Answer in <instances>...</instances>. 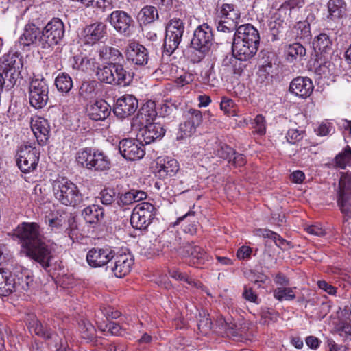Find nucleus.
<instances>
[{
  "label": "nucleus",
  "instance_id": "1",
  "mask_svg": "<svg viewBox=\"0 0 351 351\" xmlns=\"http://www.w3.org/2000/svg\"><path fill=\"white\" fill-rule=\"evenodd\" d=\"M13 237L21 246V254L39 263L46 271L54 259V247L47 242L40 225L22 222L13 230Z\"/></svg>",
  "mask_w": 351,
  "mask_h": 351
},
{
  "label": "nucleus",
  "instance_id": "2",
  "mask_svg": "<svg viewBox=\"0 0 351 351\" xmlns=\"http://www.w3.org/2000/svg\"><path fill=\"white\" fill-rule=\"evenodd\" d=\"M55 199L61 204L75 207L82 202V195L77 186L66 177H58L52 182Z\"/></svg>",
  "mask_w": 351,
  "mask_h": 351
},
{
  "label": "nucleus",
  "instance_id": "3",
  "mask_svg": "<svg viewBox=\"0 0 351 351\" xmlns=\"http://www.w3.org/2000/svg\"><path fill=\"white\" fill-rule=\"evenodd\" d=\"M1 69L8 81V87H12L21 75L23 61L20 53L9 51L0 59Z\"/></svg>",
  "mask_w": 351,
  "mask_h": 351
},
{
  "label": "nucleus",
  "instance_id": "4",
  "mask_svg": "<svg viewBox=\"0 0 351 351\" xmlns=\"http://www.w3.org/2000/svg\"><path fill=\"white\" fill-rule=\"evenodd\" d=\"M40 156V151L32 145H22L16 154V165L25 173L36 169Z\"/></svg>",
  "mask_w": 351,
  "mask_h": 351
},
{
  "label": "nucleus",
  "instance_id": "5",
  "mask_svg": "<svg viewBox=\"0 0 351 351\" xmlns=\"http://www.w3.org/2000/svg\"><path fill=\"white\" fill-rule=\"evenodd\" d=\"M49 86L44 78H33L29 86V101L35 109H41L46 106L49 99Z\"/></svg>",
  "mask_w": 351,
  "mask_h": 351
},
{
  "label": "nucleus",
  "instance_id": "6",
  "mask_svg": "<svg viewBox=\"0 0 351 351\" xmlns=\"http://www.w3.org/2000/svg\"><path fill=\"white\" fill-rule=\"evenodd\" d=\"M156 208L149 202L137 204L132 213L130 223L134 228L145 230L155 217Z\"/></svg>",
  "mask_w": 351,
  "mask_h": 351
},
{
  "label": "nucleus",
  "instance_id": "7",
  "mask_svg": "<svg viewBox=\"0 0 351 351\" xmlns=\"http://www.w3.org/2000/svg\"><path fill=\"white\" fill-rule=\"evenodd\" d=\"M337 203L341 213L351 212V172H341L337 189Z\"/></svg>",
  "mask_w": 351,
  "mask_h": 351
},
{
  "label": "nucleus",
  "instance_id": "8",
  "mask_svg": "<svg viewBox=\"0 0 351 351\" xmlns=\"http://www.w3.org/2000/svg\"><path fill=\"white\" fill-rule=\"evenodd\" d=\"M134 264V258L130 253H115L113 250V257L110 258L106 271L111 272L117 278H123L128 275Z\"/></svg>",
  "mask_w": 351,
  "mask_h": 351
},
{
  "label": "nucleus",
  "instance_id": "9",
  "mask_svg": "<svg viewBox=\"0 0 351 351\" xmlns=\"http://www.w3.org/2000/svg\"><path fill=\"white\" fill-rule=\"evenodd\" d=\"M184 29L183 23H167L166 25L163 53L167 56H171L178 49Z\"/></svg>",
  "mask_w": 351,
  "mask_h": 351
},
{
  "label": "nucleus",
  "instance_id": "10",
  "mask_svg": "<svg viewBox=\"0 0 351 351\" xmlns=\"http://www.w3.org/2000/svg\"><path fill=\"white\" fill-rule=\"evenodd\" d=\"M203 116L200 110L190 108L184 113V121L180 124L179 133L180 136L178 138H184L189 137L196 132L202 123Z\"/></svg>",
  "mask_w": 351,
  "mask_h": 351
},
{
  "label": "nucleus",
  "instance_id": "11",
  "mask_svg": "<svg viewBox=\"0 0 351 351\" xmlns=\"http://www.w3.org/2000/svg\"><path fill=\"white\" fill-rule=\"evenodd\" d=\"M124 54L129 62L137 66L145 65L148 62L147 49L143 45L134 40L128 41L124 50Z\"/></svg>",
  "mask_w": 351,
  "mask_h": 351
},
{
  "label": "nucleus",
  "instance_id": "12",
  "mask_svg": "<svg viewBox=\"0 0 351 351\" xmlns=\"http://www.w3.org/2000/svg\"><path fill=\"white\" fill-rule=\"evenodd\" d=\"M64 34V23H47L42 30L40 45L43 48L57 45Z\"/></svg>",
  "mask_w": 351,
  "mask_h": 351
},
{
  "label": "nucleus",
  "instance_id": "13",
  "mask_svg": "<svg viewBox=\"0 0 351 351\" xmlns=\"http://www.w3.org/2000/svg\"><path fill=\"white\" fill-rule=\"evenodd\" d=\"M119 150L121 156L128 160H136L145 155L144 145L138 140L123 139L119 142Z\"/></svg>",
  "mask_w": 351,
  "mask_h": 351
},
{
  "label": "nucleus",
  "instance_id": "14",
  "mask_svg": "<svg viewBox=\"0 0 351 351\" xmlns=\"http://www.w3.org/2000/svg\"><path fill=\"white\" fill-rule=\"evenodd\" d=\"M113 257V250L108 247H93L86 254V261L91 267L97 268L108 265Z\"/></svg>",
  "mask_w": 351,
  "mask_h": 351
},
{
  "label": "nucleus",
  "instance_id": "15",
  "mask_svg": "<svg viewBox=\"0 0 351 351\" xmlns=\"http://www.w3.org/2000/svg\"><path fill=\"white\" fill-rule=\"evenodd\" d=\"M138 100L129 94H125L117 99L113 112L120 119H125L134 114L138 108Z\"/></svg>",
  "mask_w": 351,
  "mask_h": 351
},
{
  "label": "nucleus",
  "instance_id": "16",
  "mask_svg": "<svg viewBox=\"0 0 351 351\" xmlns=\"http://www.w3.org/2000/svg\"><path fill=\"white\" fill-rule=\"evenodd\" d=\"M184 256L187 258L189 265L201 267L208 261V255L200 246L187 243L183 247L182 252Z\"/></svg>",
  "mask_w": 351,
  "mask_h": 351
},
{
  "label": "nucleus",
  "instance_id": "17",
  "mask_svg": "<svg viewBox=\"0 0 351 351\" xmlns=\"http://www.w3.org/2000/svg\"><path fill=\"white\" fill-rule=\"evenodd\" d=\"M12 284H14V291L29 290L34 285L32 271L23 267H16L12 274Z\"/></svg>",
  "mask_w": 351,
  "mask_h": 351
},
{
  "label": "nucleus",
  "instance_id": "18",
  "mask_svg": "<svg viewBox=\"0 0 351 351\" xmlns=\"http://www.w3.org/2000/svg\"><path fill=\"white\" fill-rule=\"evenodd\" d=\"M179 170V165L176 159L169 157H159L156 160V175L160 179L174 176Z\"/></svg>",
  "mask_w": 351,
  "mask_h": 351
},
{
  "label": "nucleus",
  "instance_id": "19",
  "mask_svg": "<svg viewBox=\"0 0 351 351\" xmlns=\"http://www.w3.org/2000/svg\"><path fill=\"white\" fill-rule=\"evenodd\" d=\"M314 88L312 80L307 77H297L289 84L290 93L301 97L306 98L311 95Z\"/></svg>",
  "mask_w": 351,
  "mask_h": 351
},
{
  "label": "nucleus",
  "instance_id": "20",
  "mask_svg": "<svg viewBox=\"0 0 351 351\" xmlns=\"http://www.w3.org/2000/svg\"><path fill=\"white\" fill-rule=\"evenodd\" d=\"M138 136H141L145 144H149L160 139L165 134L166 130L160 123H150L142 125Z\"/></svg>",
  "mask_w": 351,
  "mask_h": 351
},
{
  "label": "nucleus",
  "instance_id": "21",
  "mask_svg": "<svg viewBox=\"0 0 351 351\" xmlns=\"http://www.w3.org/2000/svg\"><path fill=\"white\" fill-rule=\"evenodd\" d=\"M258 47L250 44L240 38H234L232 54L241 60H250L258 51Z\"/></svg>",
  "mask_w": 351,
  "mask_h": 351
},
{
  "label": "nucleus",
  "instance_id": "22",
  "mask_svg": "<svg viewBox=\"0 0 351 351\" xmlns=\"http://www.w3.org/2000/svg\"><path fill=\"white\" fill-rule=\"evenodd\" d=\"M31 129L40 145H46L50 133V127L48 121L43 117H36L32 119Z\"/></svg>",
  "mask_w": 351,
  "mask_h": 351
},
{
  "label": "nucleus",
  "instance_id": "23",
  "mask_svg": "<svg viewBox=\"0 0 351 351\" xmlns=\"http://www.w3.org/2000/svg\"><path fill=\"white\" fill-rule=\"evenodd\" d=\"M234 37L258 47L260 36L258 31L251 24L245 23L237 28Z\"/></svg>",
  "mask_w": 351,
  "mask_h": 351
},
{
  "label": "nucleus",
  "instance_id": "24",
  "mask_svg": "<svg viewBox=\"0 0 351 351\" xmlns=\"http://www.w3.org/2000/svg\"><path fill=\"white\" fill-rule=\"evenodd\" d=\"M213 36L212 27L208 23H202L195 30L191 43L196 46L202 45L210 49Z\"/></svg>",
  "mask_w": 351,
  "mask_h": 351
},
{
  "label": "nucleus",
  "instance_id": "25",
  "mask_svg": "<svg viewBox=\"0 0 351 351\" xmlns=\"http://www.w3.org/2000/svg\"><path fill=\"white\" fill-rule=\"evenodd\" d=\"M27 322L29 331L34 332L38 337L45 339H53L54 336H56V334L53 332L51 328L43 326L34 314L27 315Z\"/></svg>",
  "mask_w": 351,
  "mask_h": 351
},
{
  "label": "nucleus",
  "instance_id": "26",
  "mask_svg": "<svg viewBox=\"0 0 351 351\" xmlns=\"http://www.w3.org/2000/svg\"><path fill=\"white\" fill-rule=\"evenodd\" d=\"M110 106L104 100L100 99L91 104L87 108L90 119L95 121H103L110 114Z\"/></svg>",
  "mask_w": 351,
  "mask_h": 351
},
{
  "label": "nucleus",
  "instance_id": "27",
  "mask_svg": "<svg viewBox=\"0 0 351 351\" xmlns=\"http://www.w3.org/2000/svg\"><path fill=\"white\" fill-rule=\"evenodd\" d=\"M147 198V193L141 190L131 189L127 192L118 193L117 204L119 207L125 208L126 206L133 204Z\"/></svg>",
  "mask_w": 351,
  "mask_h": 351
},
{
  "label": "nucleus",
  "instance_id": "28",
  "mask_svg": "<svg viewBox=\"0 0 351 351\" xmlns=\"http://www.w3.org/2000/svg\"><path fill=\"white\" fill-rule=\"evenodd\" d=\"M156 115V104L152 101H148L141 107L136 119L139 125H143L153 123Z\"/></svg>",
  "mask_w": 351,
  "mask_h": 351
},
{
  "label": "nucleus",
  "instance_id": "29",
  "mask_svg": "<svg viewBox=\"0 0 351 351\" xmlns=\"http://www.w3.org/2000/svg\"><path fill=\"white\" fill-rule=\"evenodd\" d=\"M41 34L42 31L36 25V23H27L24 32L20 38V42L24 46H29L37 41L40 43Z\"/></svg>",
  "mask_w": 351,
  "mask_h": 351
},
{
  "label": "nucleus",
  "instance_id": "30",
  "mask_svg": "<svg viewBox=\"0 0 351 351\" xmlns=\"http://www.w3.org/2000/svg\"><path fill=\"white\" fill-rule=\"evenodd\" d=\"M105 29L104 23H91L84 29V37L88 43H95L104 36Z\"/></svg>",
  "mask_w": 351,
  "mask_h": 351
},
{
  "label": "nucleus",
  "instance_id": "31",
  "mask_svg": "<svg viewBox=\"0 0 351 351\" xmlns=\"http://www.w3.org/2000/svg\"><path fill=\"white\" fill-rule=\"evenodd\" d=\"M82 215L87 223H97L103 219L104 210L99 205L92 204L83 210Z\"/></svg>",
  "mask_w": 351,
  "mask_h": 351
},
{
  "label": "nucleus",
  "instance_id": "32",
  "mask_svg": "<svg viewBox=\"0 0 351 351\" xmlns=\"http://www.w3.org/2000/svg\"><path fill=\"white\" fill-rule=\"evenodd\" d=\"M315 51L320 53L326 58L325 54H328L332 49V41L329 36L326 33H321L316 36L313 42Z\"/></svg>",
  "mask_w": 351,
  "mask_h": 351
},
{
  "label": "nucleus",
  "instance_id": "33",
  "mask_svg": "<svg viewBox=\"0 0 351 351\" xmlns=\"http://www.w3.org/2000/svg\"><path fill=\"white\" fill-rule=\"evenodd\" d=\"M12 274L8 269L0 267V295L7 296L14 292L12 284Z\"/></svg>",
  "mask_w": 351,
  "mask_h": 351
},
{
  "label": "nucleus",
  "instance_id": "34",
  "mask_svg": "<svg viewBox=\"0 0 351 351\" xmlns=\"http://www.w3.org/2000/svg\"><path fill=\"white\" fill-rule=\"evenodd\" d=\"M111 162L109 158L101 151H95V157L90 170L95 171H104L110 169Z\"/></svg>",
  "mask_w": 351,
  "mask_h": 351
},
{
  "label": "nucleus",
  "instance_id": "35",
  "mask_svg": "<svg viewBox=\"0 0 351 351\" xmlns=\"http://www.w3.org/2000/svg\"><path fill=\"white\" fill-rule=\"evenodd\" d=\"M95 151L90 147L80 149L76 154V161L82 167L90 170V165L93 162L95 157Z\"/></svg>",
  "mask_w": 351,
  "mask_h": 351
},
{
  "label": "nucleus",
  "instance_id": "36",
  "mask_svg": "<svg viewBox=\"0 0 351 351\" xmlns=\"http://www.w3.org/2000/svg\"><path fill=\"white\" fill-rule=\"evenodd\" d=\"M54 84L59 92L68 93L73 88V80L68 73L62 72L56 77Z\"/></svg>",
  "mask_w": 351,
  "mask_h": 351
},
{
  "label": "nucleus",
  "instance_id": "37",
  "mask_svg": "<svg viewBox=\"0 0 351 351\" xmlns=\"http://www.w3.org/2000/svg\"><path fill=\"white\" fill-rule=\"evenodd\" d=\"M209 48L199 45L196 46L191 43V46L187 51V56L193 63L200 62L209 51Z\"/></svg>",
  "mask_w": 351,
  "mask_h": 351
},
{
  "label": "nucleus",
  "instance_id": "38",
  "mask_svg": "<svg viewBox=\"0 0 351 351\" xmlns=\"http://www.w3.org/2000/svg\"><path fill=\"white\" fill-rule=\"evenodd\" d=\"M99 56L104 60H110L115 62L114 63H119L123 60L122 53L117 49L110 46H102L99 51Z\"/></svg>",
  "mask_w": 351,
  "mask_h": 351
},
{
  "label": "nucleus",
  "instance_id": "39",
  "mask_svg": "<svg viewBox=\"0 0 351 351\" xmlns=\"http://www.w3.org/2000/svg\"><path fill=\"white\" fill-rule=\"evenodd\" d=\"M285 51L287 60L289 62L297 59L301 60L306 55V49L298 43L289 45Z\"/></svg>",
  "mask_w": 351,
  "mask_h": 351
},
{
  "label": "nucleus",
  "instance_id": "40",
  "mask_svg": "<svg viewBox=\"0 0 351 351\" xmlns=\"http://www.w3.org/2000/svg\"><path fill=\"white\" fill-rule=\"evenodd\" d=\"M328 19L335 21L340 19L344 13V3L343 0H330L328 3Z\"/></svg>",
  "mask_w": 351,
  "mask_h": 351
},
{
  "label": "nucleus",
  "instance_id": "41",
  "mask_svg": "<svg viewBox=\"0 0 351 351\" xmlns=\"http://www.w3.org/2000/svg\"><path fill=\"white\" fill-rule=\"evenodd\" d=\"M97 85L98 83L94 80L83 82L79 89L80 96L86 100L94 98L97 95Z\"/></svg>",
  "mask_w": 351,
  "mask_h": 351
},
{
  "label": "nucleus",
  "instance_id": "42",
  "mask_svg": "<svg viewBox=\"0 0 351 351\" xmlns=\"http://www.w3.org/2000/svg\"><path fill=\"white\" fill-rule=\"evenodd\" d=\"M93 64L94 62L91 58L82 54H77L73 57L72 68L73 69L88 71L93 69Z\"/></svg>",
  "mask_w": 351,
  "mask_h": 351
},
{
  "label": "nucleus",
  "instance_id": "43",
  "mask_svg": "<svg viewBox=\"0 0 351 351\" xmlns=\"http://www.w3.org/2000/svg\"><path fill=\"white\" fill-rule=\"evenodd\" d=\"M112 73L115 75L114 84H128L130 81V74L124 69L123 66L119 63H112Z\"/></svg>",
  "mask_w": 351,
  "mask_h": 351
},
{
  "label": "nucleus",
  "instance_id": "44",
  "mask_svg": "<svg viewBox=\"0 0 351 351\" xmlns=\"http://www.w3.org/2000/svg\"><path fill=\"white\" fill-rule=\"evenodd\" d=\"M158 19L157 9L154 6L143 8L137 15L138 22H154Z\"/></svg>",
  "mask_w": 351,
  "mask_h": 351
},
{
  "label": "nucleus",
  "instance_id": "45",
  "mask_svg": "<svg viewBox=\"0 0 351 351\" xmlns=\"http://www.w3.org/2000/svg\"><path fill=\"white\" fill-rule=\"evenodd\" d=\"M112 63L98 69L96 73L98 80L107 84H114L115 75L112 73Z\"/></svg>",
  "mask_w": 351,
  "mask_h": 351
},
{
  "label": "nucleus",
  "instance_id": "46",
  "mask_svg": "<svg viewBox=\"0 0 351 351\" xmlns=\"http://www.w3.org/2000/svg\"><path fill=\"white\" fill-rule=\"evenodd\" d=\"M220 13L221 17L232 21V22L236 21L240 17L239 10L236 8L235 5L232 3L223 4Z\"/></svg>",
  "mask_w": 351,
  "mask_h": 351
},
{
  "label": "nucleus",
  "instance_id": "47",
  "mask_svg": "<svg viewBox=\"0 0 351 351\" xmlns=\"http://www.w3.org/2000/svg\"><path fill=\"white\" fill-rule=\"evenodd\" d=\"M197 327L199 332L204 335H208L212 330V322L209 315L205 311L199 313L197 319Z\"/></svg>",
  "mask_w": 351,
  "mask_h": 351
},
{
  "label": "nucleus",
  "instance_id": "48",
  "mask_svg": "<svg viewBox=\"0 0 351 351\" xmlns=\"http://www.w3.org/2000/svg\"><path fill=\"white\" fill-rule=\"evenodd\" d=\"M336 165L341 168L345 169L347 166L351 165V148L348 145L346 147L336 156Z\"/></svg>",
  "mask_w": 351,
  "mask_h": 351
},
{
  "label": "nucleus",
  "instance_id": "49",
  "mask_svg": "<svg viewBox=\"0 0 351 351\" xmlns=\"http://www.w3.org/2000/svg\"><path fill=\"white\" fill-rule=\"evenodd\" d=\"M41 8L40 6H30L25 9L20 20L27 22H34L40 19Z\"/></svg>",
  "mask_w": 351,
  "mask_h": 351
},
{
  "label": "nucleus",
  "instance_id": "50",
  "mask_svg": "<svg viewBox=\"0 0 351 351\" xmlns=\"http://www.w3.org/2000/svg\"><path fill=\"white\" fill-rule=\"evenodd\" d=\"M99 198L104 205L110 206L116 199L117 200L116 190L110 187L105 188L100 192Z\"/></svg>",
  "mask_w": 351,
  "mask_h": 351
},
{
  "label": "nucleus",
  "instance_id": "51",
  "mask_svg": "<svg viewBox=\"0 0 351 351\" xmlns=\"http://www.w3.org/2000/svg\"><path fill=\"white\" fill-rule=\"evenodd\" d=\"M80 331L82 337L88 341H92L96 336V330L88 321H83L80 324Z\"/></svg>",
  "mask_w": 351,
  "mask_h": 351
},
{
  "label": "nucleus",
  "instance_id": "52",
  "mask_svg": "<svg viewBox=\"0 0 351 351\" xmlns=\"http://www.w3.org/2000/svg\"><path fill=\"white\" fill-rule=\"evenodd\" d=\"M274 297L279 300H293L295 298L293 289L291 287H279L274 291Z\"/></svg>",
  "mask_w": 351,
  "mask_h": 351
},
{
  "label": "nucleus",
  "instance_id": "53",
  "mask_svg": "<svg viewBox=\"0 0 351 351\" xmlns=\"http://www.w3.org/2000/svg\"><path fill=\"white\" fill-rule=\"evenodd\" d=\"M234 153V150L226 144H219L215 150V154L217 156L228 160L229 163L231 162Z\"/></svg>",
  "mask_w": 351,
  "mask_h": 351
},
{
  "label": "nucleus",
  "instance_id": "54",
  "mask_svg": "<svg viewBox=\"0 0 351 351\" xmlns=\"http://www.w3.org/2000/svg\"><path fill=\"white\" fill-rule=\"evenodd\" d=\"M292 32L300 39L308 38L311 36L310 23H296Z\"/></svg>",
  "mask_w": 351,
  "mask_h": 351
},
{
  "label": "nucleus",
  "instance_id": "55",
  "mask_svg": "<svg viewBox=\"0 0 351 351\" xmlns=\"http://www.w3.org/2000/svg\"><path fill=\"white\" fill-rule=\"evenodd\" d=\"M162 247L172 251L177 250L178 238L173 232H169L162 237Z\"/></svg>",
  "mask_w": 351,
  "mask_h": 351
},
{
  "label": "nucleus",
  "instance_id": "56",
  "mask_svg": "<svg viewBox=\"0 0 351 351\" xmlns=\"http://www.w3.org/2000/svg\"><path fill=\"white\" fill-rule=\"evenodd\" d=\"M247 60H241L233 56L229 59V63L231 66L232 71L234 74L240 75L243 73L246 66L245 62Z\"/></svg>",
  "mask_w": 351,
  "mask_h": 351
},
{
  "label": "nucleus",
  "instance_id": "57",
  "mask_svg": "<svg viewBox=\"0 0 351 351\" xmlns=\"http://www.w3.org/2000/svg\"><path fill=\"white\" fill-rule=\"evenodd\" d=\"M245 277L254 284L265 283L268 277L262 272L250 270L245 273Z\"/></svg>",
  "mask_w": 351,
  "mask_h": 351
},
{
  "label": "nucleus",
  "instance_id": "58",
  "mask_svg": "<svg viewBox=\"0 0 351 351\" xmlns=\"http://www.w3.org/2000/svg\"><path fill=\"white\" fill-rule=\"evenodd\" d=\"M252 124L256 134L261 136L265 134L266 121L265 118L262 114L256 115Z\"/></svg>",
  "mask_w": 351,
  "mask_h": 351
},
{
  "label": "nucleus",
  "instance_id": "59",
  "mask_svg": "<svg viewBox=\"0 0 351 351\" xmlns=\"http://www.w3.org/2000/svg\"><path fill=\"white\" fill-rule=\"evenodd\" d=\"M304 131L295 128L289 129L287 133L286 138L291 144H295L303 138Z\"/></svg>",
  "mask_w": 351,
  "mask_h": 351
},
{
  "label": "nucleus",
  "instance_id": "60",
  "mask_svg": "<svg viewBox=\"0 0 351 351\" xmlns=\"http://www.w3.org/2000/svg\"><path fill=\"white\" fill-rule=\"evenodd\" d=\"M109 22H126L130 21V16L124 11L116 10L108 16Z\"/></svg>",
  "mask_w": 351,
  "mask_h": 351
},
{
  "label": "nucleus",
  "instance_id": "61",
  "mask_svg": "<svg viewBox=\"0 0 351 351\" xmlns=\"http://www.w3.org/2000/svg\"><path fill=\"white\" fill-rule=\"evenodd\" d=\"M106 330L113 335L122 336L125 334V329L115 322H110L106 325Z\"/></svg>",
  "mask_w": 351,
  "mask_h": 351
},
{
  "label": "nucleus",
  "instance_id": "62",
  "mask_svg": "<svg viewBox=\"0 0 351 351\" xmlns=\"http://www.w3.org/2000/svg\"><path fill=\"white\" fill-rule=\"evenodd\" d=\"M305 230L309 234L316 237H324L326 234L325 229H324L323 227L319 224L307 226L305 228Z\"/></svg>",
  "mask_w": 351,
  "mask_h": 351
},
{
  "label": "nucleus",
  "instance_id": "63",
  "mask_svg": "<svg viewBox=\"0 0 351 351\" xmlns=\"http://www.w3.org/2000/svg\"><path fill=\"white\" fill-rule=\"evenodd\" d=\"M242 296L245 300L249 302L258 303V295L250 287L247 285L244 286Z\"/></svg>",
  "mask_w": 351,
  "mask_h": 351
},
{
  "label": "nucleus",
  "instance_id": "64",
  "mask_svg": "<svg viewBox=\"0 0 351 351\" xmlns=\"http://www.w3.org/2000/svg\"><path fill=\"white\" fill-rule=\"evenodd\" d=\"M193 80V75L189 73H185L175 80V84L178 87H183L185 85L191 83Z\"/></svg>",
  "mask_w": 351,
  "mask_h": 351
}]
</instances>
